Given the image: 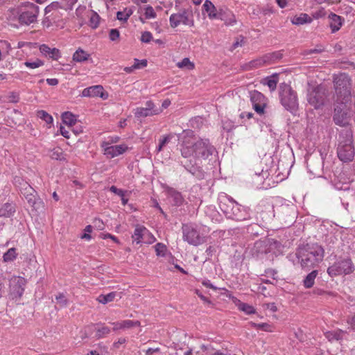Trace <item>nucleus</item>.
<instances>
[{
    "mask_svg": "<svg viewBox=\"0 0 355 355\" xmlns=\"http://www.w3.org/2000/svg\"><path fill=\"white\" fill-rule=\"evenodd\" d=\"M324 249L317 243L307 244L298 248L297 262L304 269L310 270L320 263L324 257Z\"/></svg>",
    "mask_w": 355,
    "mask_h": 355,
    "instance_id": "1",
    "label": "nucleus"
},
{
    "mask_svg": "<svg viewBox=\"0 0 355 355\" xmlns=\"http://www.w3.org/2000/svg\"><path fill=\"white\" fill-rule=\"evenodd\" d=\"M337 154L338 158L343 162H349L353 160L355 150L352 144V133L351 131H346L340 135Z\"/></svg>",
    "mask_w": 355,
    "mask_h": 355,
    "instance_id": "2",
    "label": "nucleus"
},
{
    "mask_svg": "<svg viewBox=\"0 0 355 355\" xmlns=\"http://www.w3.org/2000/svg\"><path fill=\"white\" fill-rule=\"evenodd\" d=\"M334 83L337 100L341 103L347 102L351 96V82L349 76L345 73L335 76Z\"/></svg>",
    "mask_w": 355,
    "mask_h": 355,
    "instance_id": "3",
    "label": "nucleus"
},
{
    "mask_svg": "<svg viewBox=\"0 0 355 355\" xmlns=\"http://www.w3.org/2000/svg\"><path fill=\"white\" fill-rule=\"evenodd\" d=\"M279 98L282 105L288 111L293 112L298 107L296 92L287 84H282L279 87Z\"/></svg>",
    "mask_w": 355,
    "mask_h": 355,
    "instance_id": "4",
    "label": "nucleus"
},
{
    "mask_svg": "<svg viewBox=\"0 0 355 355\" xmlns=\"http://www.w3.org/2000/svg\"><path fill=\"white\" fill-rule=\"evenodd\" d=\"M180 151L182 157L191 158L195 157L196 151V137L191 130L184 131L180 137Z\"/></svg>",
    "mask_w": 355,
    "mask_h": 355,
    "instance_id": "5",
    "label": "nucleus"
},
{
    "mask_svg": "<svg viewBox=\"0 0 355 355\" xmlns=\"http://www.w3.org/2000/svg\"><path fill=\"white\" fill-rule=\"evenodd\" d=\"M39 14V7L33 3H27L19 10L18 20L22 24L29 25L34 23Z\"/></svg>",
    "mask_w": 355,
    "mask_h": 355,
    "instance_id": "6",
    "label": "nucleus"
},
{
    "mask_svg": "<svg viewBox=\"0 0 355 355\" xmlns=\"http://www.w3.org/2000/svg\"><path fill=\"white\" fill-rule=\"evenodd\" d=\"M169 22L170 26L173 28L182 24L190 27L193 26L194 21L192 11L189 9H182L170 16Z\"/></svg>",
    "mask_w": 355,
    "mask_h": 355,
    "instance_id": "7",
    "label": "nucleus"
},
{
    "mask_svg": "<svg viewBox=\"0 0 355 355\" xmlns=\"http://www.w3.org/2000/svg\"><path fill=\"white\" fill-rule=\"evenodd\" d=\"M354 270V265L351 259H345L336 261L334 264L327 268V273L331 277H335L342 275L352 273Z\"/></svg>",
    "mask_w": 355,
    "mask_h": 355,
    "instance_id": "8",
    "label": "nucleus"
},
{
    "mask_svg": "<svg viewBox=\"0 0 355 355\" xmlns=\"http://www.w3.org/2000/svg\"><path fill=\"white\" fill-rule=\"evenodd\" d=\"M183 239L190 245H198L205 242V236L200 235L197 227L193 225H183Z\"/></svg>",
    "mask_w": 355,
    "mask_h": 355,
    "instance_id": "9",
    "label": "nucleus"
},
{
    "mask_svg": "<svg viewBox=\"0 0 355 355\" xmlns=\"http://www.w3.org/2000/svg\"><path fill=\"white\" fill-rule=\"evenodd\" d=\"M327 98L326 89L321 86L313 87L308 94V101L315 108L318 109L325 103Z\"/></svg>",
    "mask_w": 355,
    "mask_h": 355,
    "instance_id": "10",
    "label": "nucleus"
},
{
    "mask_svg": "<svg viewBox=\"0 0 355 355\" xmlns=\"http://www.w3.org/2000/svg\"><path fill=\"white\" fill-rule=\"evenodd\" d=\"M103 153L108 159H112L124 154L130 148L125 144L111 145L110 141H103L101 144Z\"/></svg>",
    "mask_w": 355,
    "mask_h": 355,
    "instance_id": "11",
    "label": "nucleus"
},
{
    "mask_svg": "<svg viewBox=\"0 0 355 355\" xmlns=\"http://www.w3.org/2000/svg\"><path fill=\"white\" fill-rule=\"evenodd\" d=\"M215 148L207 140L196 137V151L194 158L206 159L214 152Z\"/></svg>",
    "mask_w": 355,
    "mask_h": 355,
    "instance_id": "12",
    "label": "nucleus"
},
{
    "mask_svg": "<svg viewBox=\"0 0 355 355\" xmlns=\"http://www.w3.org/2000/svg\"><path fill=\"white\" fill-rule=\"evenodd\" d=\"M134 241L137 243L151 244L155 241V236L145 227L137 225L134 234L132 236Z\"/></svg>",
    "mask_w": 355,
    "mask_h": 355,
    "instance_id": "13",
    "label": "nucleus"
},
{
    "mask_svg": "<svg viewBox=\"0 0 355 355\" xmlns=\"http://www.w3.org/2000/svg\"><path fill=\"white\" fill-rule=\"evenodd\" d=\"M250 101L255 112L261 115L267 105V98L261 92L253 91L250 93Z\"/></svg>",
    "mask_w": 355,
    "mask_h": 355,
    "instance_id": "14",
    "label": "nucleus"
},
{
    "mask_svg": "<svg viewBox=\"0 0 355 355\" xmlns=\"http://www.w3.org/2000/svg\"><path fill=\"white\" fill-rule=\"evenodd\" d=\"M145 105L146 107H137L135 110V115L136 117H146L157 115L160 114L163 110L162 108L156 107L155 104L151 101H147Z\"/></svg>",
    "mask_w": 355,
    "mask_h": 355,
    "instance_id": "15",
    "label": "nucleus"
},
{
    "mask_svg": "<svg viewBox=\"0 0 355 355\" xmlns=\"http://www.w3.org/2000/svg\"><path fill=\"white\" fill-rule=\"evenodd\" d=\"M82 96L85 97H101L103 100L108 98V94L104 91L101 85H94L84 89L82 92Z\"/></svg>",
    "mask_w": 355,
    "mask_h": 355,
    "instance_id": "16",
    "label": "nucleus"
},
{
    "mask_svg": "<svg viewBox=\"0 0 355 355\" xmlns=\"http://www.w3.org/2000/svg\"><path fill=\"white\" fill-rule=\"evenodd\" d=\"M232 216L236 220H244L250 218L248 209L241 207L240 205L232 202Z\"/></svg>",
    "mask_w": 355,
    "mask_h": 355,
    "instance_id": "17",
    "label": "nucleus"
},
{
    "mask_svg": "<svg viewBox=\"0 0 355 355\" xmlns=\"http://www.w3.org/2000/svg\"><path fill=\"white\" fill-rule=\"evenodd\" d=\"M334 121L336 125L340 126L348 125L350 121L349 112L340 107L335 108Z\"/></svg>",
    "mask_w": 355,
    "mask_h": 355,
    "instance_id": "18",
    "label": "nucleus"
},
{
    "mask_svg": "<svg viewBox=\"0 0 355 355\" xmlns=\"http://www.w3.org/2000/svg\"><path fill=\"white\" fill-rule=\"evenodd\" d=\"M12 283L15 284L12 286V295L15 297H20L24 293V286L26 285V279L21 277H14Z\"/></svg>",
    "mask_w": 355,
    "mask_h": 355,
    "instance_id": "19",
    "label": "nucleus"
},
{
    "mask_svg": "<svg viewBox=\"0 0 355 355\" xmlns=\"http://www.w3.org/2000/svg\"><path fill=\"white\" fill-rule=\"evenodd\" d=\"M113 330L116 331L119 329H131L135 327L140 326V322L138 320L134 321L130 320H123L121 322H113Z\"/></svg>",
    "mask_w": 355,
    "mask_h": 355,
    "instance_id": "20",
    "label": "nucleus"
},
{
    "mask_svg": "<svg viewBox=\"0 0 355 355\" xmlns=\"http://www.w3.org/2000/svg\"><path fill=\"white\" fill-rule=\"evenodd\" d=\"M40 51L43 55L49 56L50 58L55 60H58L61 57L60 51L58 49H51L46 44L41 45L40 46Z\"/></svg>",
    "mask_w": 355,
    "mask_h": 355,
    "instance_id": "21",
    "label": "nucleus"
},
{
    "mask_svg": "<svg viewBox=\"0 0 355 355\" xmlns=\"http://www.w3.org/2000/svg\"><path fill=\"white\" fill-rule=\"evenodd\" d=\"M168 198L171 199V202L175 206H180L183 204L184 198L181 193L172 188H169L166 191Z\"/></svg>",
    "mask_w": 355,
    "mask_h": 355,
    "instance_id": "22",
    "label": "nucleus"
},
{
    "mask_svg": "<svg viewBox=\"0 0 355 355\" xmlns=\"http://www.w3.org/2000/svg\"><path fill=\"white\" fill-rule=\"evenodd\" d=\"M203 10L208 14L209 19H216L218 17L216 8L211 1L206 0L202 6Z\"/></svg>",
    "mask_w": 355,
    "mask_h": 355,
    "instance_id": "23",
    "label": "nucleus"
},
{
    "mask_svg": "<svg viewBox=\"0 0 355 355\" xmlns=\"http://www.w3.org/2000/svg\"><path fill=\"white\" fill-rule=\"evenodd\" d=\"M232 302L240 311H243L246 314H252L255 313V309L253 306L249 305L248 304L242 302L241 300L236 297L232 298Z\"/></svg>",
    "mask_w": 355,
    "mask_h": 355,
    "instance_id": "24",
    "label": "nucleus"
},
{
    "mask_svg": "<svg viewBox=\"0 0 355 355\" xmlns=\"http://www.w3.org/2000/svg\"><path fill=\"white\" fill-rule=\"evenodd\" d=\"M266 65V60L264 59L263 55L259 58H257L253 60L245 63L243 66L244 69L245 70H251L254 69H257L261 67L262 66Z\"/></svg>",
    "mask_w": 355,
    "mask_h": 355,
    "instance_id": "25",
    "label": "nucleus"
},
{
    "mask_svg": "<svg viewBox=\"0 0 355 355\" xmlns=\"http://www.w3.org/2000/svg\"><path fill=\"white\" fill-rule=\"evenodd\" d=\"M25 187L21 190V193L24 196L28 202L33 205L35 202V190L27 183L24 184Z\"/></svg>",
    "mask_w": 355,
    "mask_h": 355,
    "instance_id": "26",
    "label": "nucleus"
},
{
    "mask_svg": "<svg viewBox=\"0 0 355 355\" xmlns=\"http://www.w3.org/2000/svg\"><path fill=\"white\" fill-rule=\"evenodd\" d=\"M312 19L306 13H301L300 15L294 16L291 19V22L295 25H302L306 23H311Z\"/></svg>",
    "mask_w": 355,
    "mask_h": 355,
    "instance_id": "27",
    "label": "nucleus"
},
{
    "mask_svg": "<svg viewBox=\"0 0 355 355\" xmlns=\"http://www.w3.org/2000/svg\"><path fill=\"white\" fill-rule=\"evenodd\" d=\"M90 57V54L79 48L73 55V60L77 62H82L87 60Z\"/></svg>",
    "mask_w": 355,
    "mask_h": 355,
    "instance_id": "28",
    "label": "nucleus"
},
{
    "mask_svg": "<svg viewBox=\"0 0 355 355\" xmlns=\"http://www.w3.org/2000/svg\"><path fill=\"white\" fill-rule=\"evenodd\" d=\"M15 212V209L14 205L10 203H6L0 208V217L8 218L12 216Z\"/></svg>",
    "mask_w": 355,
    "mask_h": 355,
    "instance_id": "29",
    "label": "nucleus"
},
{
    "mask_svg": "<svg viewBox=\"0 0 355 355\" xmlns=\"http://www.w3.org/2000/svg\"><path fill=\"white\" fill-rule=\"evenodd\" d=\"M318 273V270H314L306 276L303 280V285L306 288H310L313 287Z\"/></svg>",
    "mask_w": 355,
    "mask_h": 355,
    "instance_id": "30",
    "label": "nucleus"
},
{
    "mask_svg": "<svg viewBox=\"0 0 355 355\" xmlns=\"http://www.w3.org/2000/svg\"><path fill=\"white\" fill-rule=\"evenodd\" d=\"M266 64H271L279 60L282 57V53L279 51L272 52L263 55Z\"/></svg>",
    "mask_w": 355,
    "mask_h": 355,
    "instance_id": "31",
    "label": "nucleus"
},
{
    "mask_svg": "<svg viewBox=\"0 0 355 355\" xmlns=\"http://www.w3.org/2000/svg\"><path fill=\"white\" fill-rule=\"evenodd\" d=\"M278 83V76L277 74H273L269 77H267L263 80V83L266 85L271 92H273L276 89L277 85Z\"/></svg>",
    "mask_w": 355,
    "mask_h": 355,
    "instance_id": "32",
    "label": "nucleus"
},
{
    "mask_svg": "<svg viewBox=\"0 0 355 355\" xmlns=\"http://www.w3.org/2000/svg\"><path fill=\"white\" fill-rule=\"evenodd\" d=\"M329 17L331 19L330 26L332 32L338 31L342 25L340 17L336 14H331Z\"/></svg>",
    "mask_w": 355,
    "mask_h": 355,
    "instance_id": "33",
    "label": "nucleus"
},
{
    "mask_svg": "<svg viewBox=\"0 0 355 355\" xmlns=\"http://www.w3.org/2000/svg\"><path fill=\"white\" fill-rule=\"evenodd\" d=\"M11 49L9 42L5 40H0V60L5 58Z\"/></svg>",
    "mask_w": 355,
    "mask_h": 355,
    "instance_id": "34",
    "label": "nucleus"
},
{
    "mask_svg": "<svg viewBox=\"0 0 355 355\" xmlns=\"http://www.w3.org/2000/svg\"><path fill=\"white\" fill-rule=\"evenodd\" d=\"M133 10L130 8H125L122 11H119L116 13V18L119 21L125 22L128 18L132 15Z\"/></svg>",
    "mask_w": 355,
    "mask_h": 355,
    "instance_id": "35",
    "label": "nucleus"
},
{
    "mask_svg": "<svg viewBox=\"0 0 355 355\" xmlns=\"http://www.w3.org/2000/svg\"><path fill=\"white\" fill-rule=\"evenodd\" d=\"M116 295V293L115 292H111L108 294H106V295H100L98 297H97V301L99 302V303H101L103 304H105L108 302H112L115 297Z\"/></svg>",
    "mask_w": 355,
    "mask_h": 355,
    "instance_id": "36",
    "label": "nucleus"
},
{
    "mask_svg": "<svg viewBox=\"0 0 355 355\" xmlns=\"http://www.w3.org/2000/svg\"><path fill=\"white\" fill-rule=\"evenodd\" d=\"M50 157L56 160H64L65 159V155L64 154L63 150L60 147L54 148L51 151L50 154Z\"/></svg>",
    "mask_w": 355,
    "mask_h": 355,
    "instance_id": "37",
    "label": "nucleus"
},
{
    "mask_svg": "<svg viewBox=\"0 0 355 355\" xmlns=\"http://www.w3.org/2000/svg\"><path fill=\"white\" fill-rule=\"evenodd\" d=\"M62 119L63 123L69 126L73 125L76 121V116L69 112L63 113L62 115Z\"/></svg>",
    "mask_w": 355,
    "mask_h": 355,
    "instance_id": "38",
    "label": "nucleus"
},
{
    "mask_svg": "<svg viewBox=\"0 0 355 355\" xmlns=\"http://www.w3.org/2000/svg\"><path fill=\"white\" fill-rule=\"evenodd\" d=\"M17 256V250L15 248H10L3 254V259L4 262H10L14 261Z\"/></svg>",
    "mask_w": 355,
    "mask_h": 355,
    "instance_id": "39",
    "label": "nucleus"
},
{
    "mask_svg": "<svg viewBox=\"0 0 355 355\" xmlns=\"http://www.w3.org/2000/svg\"><path fill=\"white\" fill-rule=\"evenodd\" d=\"M99 22H100L99 15L96 12H95L94 11H91L90 15H89V26L92 28H96L99 25Z\"/></svg>",
    "mask_w": 355,
    "mask_h": 355,
    "instance_id": "40",
    "label": "nucleus"
},
{
    "mask_svg": "<svg viewBox=\"0 0 355 355\" xmlns=\"http://www.w3.org/2000/svg\"><path fill=\"white\" fill-rule=\"evenodd\" d=\"M177 66L179 68H187L189 70L193 69L195 67L194 64L191 62L190 60L187 58H185L182 61L178 62Z\"/></svg>",
    "mask_w": 355,
    "mask_h": 355,
    "instance_id": "41",
    "label": "nucleus"
},
{
    "mask_svg": "<svg viewBox=\"0 0 355 355\" xmlns=\"http://www.w3.org/2000/svg\"><path fill=\"white\" fill-rule=\"evenodd\" d=\"M60 8L62 9V3H59L58 1H54V2H52L51 3H50L49 5H48L45 8L44 12H45V15H47V14L50 13L52 11L58 10H59Z\"/></svg>",
    "mask_w": 355,
    "mask_h": 355,
    "instance_id": "42",
    "label": "nucleus"
},
{
    "mask_svg": "<svg viewBox=\"0 0 355 355\" xmlns=\"http://www.w3.org/2000/svg\"><path fill=\"white\" fill-rule=\"evenodd\" d=\"M37 116L44 120L46 123L50 124L53 123V117L46 111L40 110L37 112Z\"/></svg>",
    "mask_w": 355,
    "mask_h": 355,
    "instance_id": "43",
    "label": "nucleus"
},
{
    "mask_svg": "<svg viewBox=\"0 0 355 355\" xmlns=\"http://www.w3.org/2000/svg\"><path fill=\"white\" fill-rule=\"evenodd\" d=\"M252 326L257 329H261L265 331L272 332L273 331V327L270 324L268 323H252Z\"/></svg>",
    "mask_w": 355,
    "mask_h": 355,
    "instance_id": "44",
    "label": "nucleus"
},
{
    "mask_svg": "<svg viewBox=\"0 0 355 355\" xmlns=\"http://www.w3.org/2000/svg\"><path fill=\"white\" fill-rule=\"evenodd\" d=\"M144 15L146 19H155L157 16L153 8L150 6H147L144 8Z\"/></svg>",
    "mask_w": 355,
    "mask_h": 355,
    "instance_id": "45",
    "label": "nucleus"
},
{
    "mask_svg": "<svg viewBox=\"0 0 355 355\" xmlns=\"http://www.w3.org/2000/svg\"><path fill=\"white\" fill-rule=\"evenodd\" d=\"M110 329L105 325H101L96 328V336L98 337H103L110 333Z\"/></svg>",
    "mask_w": 355,
    "mask_h": 355,
    "instance_id": "46",
    "label": "nucleus"
},
{
    "mask_svg": "<svg viewBox=\"0 0 355 355\" xmlns=\"http://www.w3.org/2000/svg\"><path fill=\"white\" fill-rule=\"evenodd\" d=\"M24 64L30 69H35L42 66L44 64V62L39 59H36L33 61H26L24 62Z\"/></svg>",
    "mask_w": 355,
    "mask_h": 355,
    "instance_id": "47",
    "label": "nucleus"
},
{
    "mask_svg": "<svg viewBox=\"0 0 355 355\" xmlns=\"http://www.w3.org/2000/svg\"><path fill=\"white\" fill-rule=\"evenodd\" d=\"M155 249L157 256H164L166 251V246L161 243H158L155 245Z\"/></svg>",
    "mask_w": 355,
    "mask_h": 355,
    "instance_id": "48",
    "label": "nucleus"
},
{
    "mask_svg": "<svg viewBox=\"0 0 355 355\" xmlns=\"http://www.w3.org/2000/svg\"><path fill=\"white\" fill-rule=\"evenodd\" d=\"M172 136L171 135L163 137V138L159 140V144L157 149V152H160L165 145L169 142Z\"/></svg>",
    "mask_w": 355,
    "mask_h": 355,
    "instance_id": "49",
    "label": "nucleus"
},
{
    "mask_svg": "<svg viewBox=\"0 0 355 355\" xmlns=\"http://www.w3.org/2000/svg\"><path fill=\"white\" fill-rule=\"evenodd\" d=\"M55 300L57 301V304H58L60 307H65L67 305V299L63 294L60 293L57 295Z\"/></svg>",
    "mask_w": 355,
    "mask_h": 355,
    "instance_id": "50",
    "label": "nucleus"
},
{
    "mask_svg": "<svg viewBox=\"0 0 355 355\" xmlns=\"http://www.w3.org/2000/svg\"><path fill=\"white\" fill-rule=\"evenodd\" d=\"M78 0H62V9H71Z\"/></svg>",
    "mask_w": 355,
    "mask_h": 355,
    "instance_id": "51",
    "label": "nucleus"
},
{
    "mask_svg": "<svg viewBox=\"0 0 355 355\" xmlns=\"http://www.w3.org/2000/svg\"><path fill=\"white\" fill-rule=\"evenodd\" d=\"M345 331L341 329H338L334 331L329 332V336H334V339L339 340L343 339Z\"/></svg>",
    "mask_w": 355,
    "mask_h": 355,
    "instance_id": "52",
    "label": "nucleus"
},
{
    "mask_svg": "<svg viewBox=\"0 0 355 355\" xmlns=\"http://www.w3.org/2000/svg\"><path fill=\"white\" fill-rule=\"evenodd\" d=\"M85 233L80 236L82 239L89 241L91 239V236L89 234L92 231V227L91 225H87L84 229Z\"/></svg>",
    "mask_w": 355,
    "mask_h": 355,
    "instance_id": "53",
    "label": "nucleus"
},
{
    "mask_svg": "<svg viewBox=\"0 0 355 355\" xmlns=\"http://www.w3.org/2000/svg\"><path fill=\"white\" fill-rule=\"evenodd\" d=\"M120 33L117 29H111L109 37L112 41H116L119 38Z\"/></svg>",
    "mask_w": 355,
    "mask_h": 355,
    "instance_id": "54",
    "label": "nucleus"
},
{
    "mask_svg": "<svg viewBox=\"0 0 355 355\" xmlns=\"http://www.w3.org/2000/svg\"><path fill=\"white\" fill-rule=\"evenodd\" d=\"M152 34L148 31H146L142 33L141 40L143 42L148 43L152 40Z\"/></svg>",
    "mask_w": 355,
    "mask_h": 355,
    "instance_id": "55",
    "label": "nucleus"
},
{
    "mask_svg": "<svg viewBox=\"0 0 355 355\" xmlns=\"http://www.w3.org/2000/svg\"><path fill=\"white\" fill-rule=\"evenodd\" d=\"M139 60H135V64L132 67H127L124 68V71L127 73H132L135 69H139Z\"/></svg>",
    "mask_w": 355,
    "mask_h": 355,
    "instance_id": "56",
    "label": "nucleus"
},
{
    "mask_svg": "<svg viewBox=\"0 0 355 355\" xmlns=\"http://www.w3.org/2000/svg\"><path fill=\"white\" fill-rule=\"evenodd\" d=\"M8 99H9V101L11 102V103H17L19 100V95L15 93V92H12L9 96H8Z\"/></svg>",
    "mask_w": 355,
    "mask_h": 355,
    "instance_id": "57",
    "label": "nucleus"
},
{
    "mask_svg": "<svg viewBox=\"0 0 355 355\" xmlns=\"http://www.w3.org/2000/svg\"><path fill=\"white\" fill-rule=\"evenodd\" d=\"M110 190L115 193V194H117L118 196H121V197H123L124 193H125V191H123V190L121 189H117L115 186H112L110 189Z\"/></svg>",
    "mask_w": 355,
    "mask_h": 355,
    "instance_id": "58",
    "label": "nucleus"
},
{
    "mask_svg": "<svg viewBox=\"0 0 355 355\" xmlns=\"http://www.w3.org/2000/svg\"><path fill=\"white\" fill-rule=\"evenodd\" d=\"M195 293L198 295V297L204 302V303L205 304H211V302L205 296H204L200 291L199 290L196 289Z\"/></svg>",
    "mask_w": 355,
    "mask_h": 355,
    "instance_id": "59",
    "label": "nucleus"
},
{
    "mask_svg": "<svg viewBox=\"0 0 355 355\" xmlns=\"http://www.w3.org/2000/svg\"><path fill=\"white\" fill-rule=\"evenodd\" d=\"M101 237L103 239L109 238V239H111L112 241H114L115 243H119L118 239L116 236H114V235H112L109 233H106V234L103 233L101 234Z\"/></svg>",
    "mask_w": 355,
    "mask_h": 355,
    "instance_id": "60",
    "label": "nucleus"
},
{
    "mask_svg": "<svg viewBox=\"0 0 355 355\" xmlns=\"http://www.w3.org/2000/svg\"><path fill=\"white\" fill-rule=\"evenodd\" d=\"M347 322L350 326L352 329L355 331V315L348 318Z\"/></svg>",
    "mask_w": 355,
    "mask_h": 355,
    "instance_id": "61",
    "label": "nucleus"
},
{
    "mask_svg": "<svg viewBox=\"0 0 355 355\" xmlns=\"http://www.w3.org/2000/svg\"><path fill=\"white\" fill-rule=\"evenodd\" d=\"M126 339L125 338H120L118 339L116 342L114 343V347L115 348H119L120 345H123L125 343Z\"/></svg>",
    "mask_w": 355,
    "mask_h": 355,
    "instance_id": "62",
    "label": "nucleus"
},
{
    "mask_svg": "<svg viewBox=\"0 0 355 355\" xmlns=\"http://www.w3.org/2000/svg\"><path fill=\"white\" fill-rule=\"evenodd\" d=\"M60 134L65 138L69 139L70 137L69 131L66 130L65 128L61 126L60 128Z\"/></svg>",
    "mask_w": 355,
    "mask_h": 355,
    "instance_id": "63",
    "label": "nucleus"
},
{
    "mask_svg": "<svg viewBox=\"0 0 355 355\" xmlns=\"http://www.w3.org/2000/svg\"><path fill=\"white\" fill-rule=\"evenodd\" d=\"M203 355H227L226 354H224L218 350H213L211 352H207L205 353V354Z\"/></svg>",
    "mask_w": 355,
    "mask_h": 355,
    "instance_id": "64",
    "label": "nucleus"
}]
</instances>
